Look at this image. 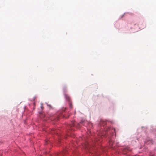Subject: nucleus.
<instances>
[{"label":"nucleus","mask_w":156,"mask_h":156,"mask_svg":"<svg viewBox=\"0 0 156 156\" xmlns=\"http://www.w3.org/2000/svg\"><path fill=\"white\" fill-rule=\"evenodd\" d=\"M101 125L104 126L106 124V122L105 121H101L100 123Z\"/></svg>","instance_id":"f257e3e1"},{"label":"nucleus","mask_w":156,"mask_h":156,"mask_svg":"<svg viewBox=\"0 0 156 156\" xmlns=\"http://www.w3.org/2000/svg\"><path fill=\"white\" fill-rule=\"evenodd\" d=\"M65 96H66V99H67L68 101H69L70 100V97L69 96L66 95Z\"/></svg>","instance_id":"f03ea898"},{"label":"nucleus","mask_w":156,"mask_h":156,"mask_svg":"<svg viewBox=\"0 0 156 156\" xmlns=\"http://www.w3.org/2000/svg\"><path fill=\"white\" fill-rule=\"evenodd\" d=\"M48 107H49L50 108H51L52 107L51 105H48Z\"/></svg>","instance_id":"7ed1b4c3"},{"label":"nucleus","mask_w":156,"mask_h":156,"mask_svg":"<svg viewBox=\"0 0 156 156\" xmlns=\"http://www.w3.org/2000/svg\"><path fill=\"white\" fill-rule=\"evenodd\" d=\"M69 106L70 108H72V104L71 103H70L69 104Z\"/></svg>","instance_id":"20e7f679"},{"label":"nucleus","mask_w":156,"mask_h":156,"mask_svg":"<svg viewBox=\"0 0 156 156\" xmlns=\"http://www.w3.org/2000/svg\"><path fill=\"white\" fill-rule=\"evenodd\" d=\"M41 108L42 109V108H43V107H42V106H41Z\"/></svg>","instance_id":"39448f33"}]
</instances>
